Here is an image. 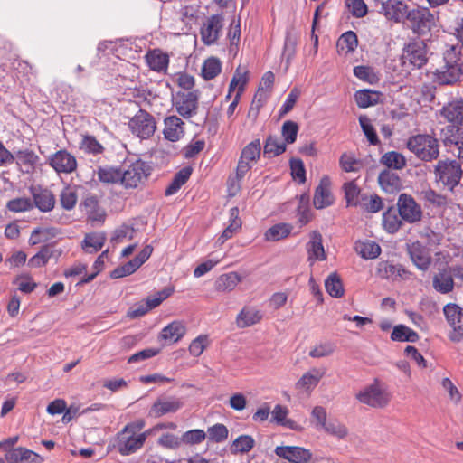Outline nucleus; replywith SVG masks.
Masks as SVG:
<instances>
[{
    "label": "nucleus",
    "mask_w": 463,
    "mask_h": 463,
    "mask_svg": "<svg viewBox=\"0 0 463 463\" xmlns=\"http://www.w3.org/2000/svg\"><path fill=\"white\" fill-rule=\"evenodd\" d=\"M104 232H90L85 235L82 241V249L88 253H95L102 249L106 242Z\"/></svg>",
    "instance_id": "nucleus-39"
},
{
    "label": "nucleus",
    "mask_w": 463,
    "mask_h": 463,
    "mask_svg": "<svg viewBox=\"0 0 463 463\" xmlns=\"http://www.w3.org/2000/svg\"><path fill=\"white\" fill-rule=\"evenodd\" d=\"M163 134L166 140L176 142L184 136V122L177 116L166 117Z\"/></svg>",
    "instance_id": "nucleus-23"
},
{
    "label": "nucleus",
    "mask_w": 463,
    "mask_h": 463,
    "mask_svg": "<svg viewBox=\"0 0 463 463\" xmlns=\"http://www.w3.org/2000/svg\"><path fill=\"white\" fill-rule=\"evenodd\" d=\"M30 191L33 199V204L41 212L47 213L54 208L56 199L51 190L41 186H33L30 188Z\"/></svg>",
    "instance_id": "nucleus-21"
},
{
    "label": "nucleus",
    "mask_w": 463,
    "mask_h": 463,
    "mask_svg": "<svg viewBox=\"0 0 463 463\" xmlns=\"http://www.w3.org/2000/svg\"><path fill=\"white\" fill-rule=\"evenodd\" d=\"M354 99L359 108H368L378 103L380 93L371 90H360L355 92Z\"/></svg>",
    "instance_id": "nucleus-51"
},
{
    "label": "nucleus",
    "mask_w": 463,
    "mask_h": 463,
    "mask_svg": "<svg viewBox=\"0 0 463 463\" xmlns=\"http://www.w3.org/2000/svg\"><path fill=\"white\" fill-rule=\"evenodd\" d=\"M223 19L219 14L211 15L200 28L201 40L205 45L214 44L222 34Z\"/></svg>",
    "instance_id": "nucleus-14"
},
{
    "label": "nucleus",
    "mask_w": 463,
    "mask_h": 463,
    "mask_svg": "<svg viewBox=\"0 0 463 463\" xmlns=\"http://www.w3.org/2000/svg\"><path fill=\"white\" fill-rule=\"evenodd\" d=\"M358 45L357 35L353 31L344 33L336 43L337 52L340 54L347 55L354 52Z\"/></svg>",
    "instance_id": "nucleus-41"
},
{
    "label": "nucleus",
    "mask_w": 463,
    "mask_h": 463,
    "mask_svg": "<svg viewBox=\"0 0 463 463\" xmlns=\"http://www.w3.org/2000/svg\"><path fill=\"white\" fill-rule=\"evenodd\" d=\"M443 313L452 329L449 335V340L461 341L463 339V308L457 304L449 303L444 306Z\"/></svg>",
    "instance_id": "nucleus-10"
},
{
    "label": "nucleus",
    "mask_w": 463,
    "mask_h": 463,
    "mask_svg": "<svg viewBox=\"0 0 463 463\" xmlns=\"http://www.w3.org/2000/svg\"><path fill=\"white\" fill-rule=\"evenodd\" d=\"M222 71V62L217 57L206 59L202 66V76L204 80H210L216 78Z\"/></svg>",
    "instance_id": "nucleus-50"
},
{
    "label": "nucleus",
    "mask_w": 463,
    "mask_h": 463,
    "mask_svg": "<svg viewBox=\"0 0 463 463\" xmlns=\"http://www.w3.org/2000/svg\"><path fill=\"white\" fill-rule=\"evenodd\" d=\"M307 261L313 265L316 261L326 260V254L323 245V238L319 232L313 231L309 233V241L306 245Z\"/></svg>",
    "instance_id": "nucleus-18"
},
{
    "label": "nucleus",
    "mask_w": 463,
    "mask_h": 463,
    "mask_svg": "<svg viewBox=\"0 0 463 463\" xmlns=\"http://www.w3.org/2000/svg\"><path fill=\"white\" fill-rule=\"evenodd\" d=\"M454 286L453 275L449 268L439 269L432 278V287L440 294L452 292Z\"/></svg>",
    "instance_id": "nucleus-26"
},
{
    "label": "nucleus",
    "mask_w": 463,
    "mask_h": 463,
    "mask_svg": "<svg viewBox=\"0 0 463 463\" xmlns=\"http://www.w3.org/2000/svg\"><path fill=\"white\" fill-rule=\"evenodd\" d=\"M261 145L260 139H255L249 143L241 151L240 158L254 165L260 158Z\"/></svg>",
    "instance_id": "nucleus-57"
},
{
    "label": "nucleus",
    "mask_w": 463,
    "mask_h": 463,
    "mask_svg": "<svg viewBox=\"0 0 463 463\" xmlns=\"http://www.w3.org/2000/svg\"><path fill=\"white\" fill-rule=\"evenodd\" d=\"M356 400L375 409L385 408L391 402L392 395L378 379L365 386L355 394Z\"/></svg>",
    "instance_id": "nucleus-4"
},
{
    "label": "nucleus",
    "mask_w": 463,
    "mask_h": 463,
    "mask_svg": "<svg viewBox=\"0 0 463 463\" xmlns=\"http://www.w3.org/2000/svg\"><path fill=\"white\" fill-rule=\"evenodd\" d=\"M439 113L445 122L463 125V99H455L445 103Z\"/></svg>",
    "instance_id": "nucleus-19"
},
{
    "label": "nucleus",
    "mask_w": 463,
    "mask_h": 463,
    "mask_svg": "<svg viewBox=\"0 0 463 463\" xmlns=\"http://www.w3.org/2000/svg\"><path fill=\"white\" fill-rule=\"evenodd\" d=\"M145 60L150 70L158 73H165L169 65V56L160 49L149 50Z\"/></svg>",
    "instance_id": "nucleus-25"
},
{
    "label": "nucleus",
    "mask_w": 463,
    "mask_h": 463,
    "mask_svg": "<svg viewBox=\"0 0 463 463\" xmlns=\"http://www.w3.org/2000/svg\"><path fill=\"white\" fill-rule=\"evenodd\" d=\"M286 151V143L276 137H269L264 145V154L271 156H279Z\"/></svg>",
    "instance_id": "nucleus-62"
},
{
    "label": "nucleus",
    "mask_w": 463,
    "mask_h": 463,
    "mask_svg": "<svg viewBox=\"0 0 463 463\" xmlns=\"http://www.w3.org/2000/svg\"><path fill=\"white\" fill-rule=\"evenodd\" d=\"M408 254L412 263L420 270L426 271L432 263L430 249L416 241L407 246Z\"/></svg>",
    "instance_id": "nucleus-16"
},
{
    "label": "nucleus",
    "mask_w": 463,
    "mask_h": 463,
    "mask_svg": "<svg viewBox=\"0 0 463 463\" xmlns=\"http://www.w3.org/2000/svg\"><path fill=\"white\" fill-rule=\"evenodd\" d=\"M402 64L412 69L422 68L428 61L427 44L422 40H412L404 45L402 53Z\"/></svg>",
    "instance_id": "nucleus-7"
},
{
    "label": "nucleus",
    "mask_w": 463,
    "mask_h": 463,
    "mask_svg": "<svg viewBox=\"0 0 463 463\" xmlns=\"http://www.w3.org/2000/svg\"><path fill=\"white\" fill-rule=\"evenodd\" d=\"M241 279V277L235 271L222 274L215 281V289L219 292H231Z\"/></svg>",
    "instance_id": "nucleus-38"
},
{
    "label": "nucleus",
    "mask_w": 463,
    "mask_h": 463,
    "mask_svg": "<svg viewBox=\"0 0 463 463\" xmlns=\"http://www.w3.org/2000/svg\"><path fill=\"white\" fill-rule=\"evenodd\" d=\"M5 458L8 463H42L43 461L39 454L24 447L9 449Z\"/></svg>",
    "instance_id": "nucleus-24"
},
{
    "label": "nucleus",
    "mask_w": 463,
    "mask_h": 463,
    "mask_svg": "<svg viewBox=\"0 0 463 463\" xmlns=\"http://www.w3.org/2000/svg\"><path fill=\"white\" fill-rule=\"evenodd\" d=\"M378 184L384 193L391 194L398 193L402 187L399 175L389 169L380 173Z\"/></svg>",
    "instance_id": "nucleus-27"
},
{
    "label": "nucleus",
    "mask_w": 463,
    "mask_h": 463,
    "mask_svg": "<svg viewBox=\"0 0 463 463\" xmlns=\"http://www.w3.org/2000/svg\"><path fill=\"white\" fill-rule=\"evenodd\" d=\"M206 438L207 434L203 430L194 429L184 432L181 436V440L183 444L194 446L203 442Z\"/></svg>",
    "instance_id": "nucleus-59"
},
{
    "label": "nucleus",
    "mask_w": 463,
    "mask_h": 463,
    "mask_svg": "<svg viewBox=\"0 0 463 463\" xmlns=\"http://www.w3.org/2000/svg\"><path fill=\"white\" fill-rule=\"evenodd\" d=\"M242 226V221L240 218V211L238 207H232L229 211V224L224 229L218 241L221 244L224 243L227 240L232 238L234 234L238 233Z\"/></svg>",
    "instance_id": "nucleus-29"
},
{
    "label": "nucleus",
    "mask_w": 463,
    "mask_h": 463,
    "mask_svg": "<svg viewBox=\"0 0 463 463\" xmlns=\"http://www.w3.org/2000/svg\"><path fill=\"white\" fill-rule=\"evenodd\" d=\"M433 173L437 183L453 191L462 178L463 170L458 160L446 158L437 162Z\"/></svg>",
    "instance_id": "nucleus-2"
},
{
    "label": "nucleus",
    "mask_w": 463,
    "mask_h": 463,
    "mask_svg": "<svg viewBox=\"0 0 463 463\" xmlns=\"http://www.w3.org/2000/svg\"><path fill=\"white\" fill-rule=\"evenodd\" d=\"M420 199L424 201L425 204L428 206L442 208L448 204L447 196L437 193L435 190L431 188L424 189L420 194Z\"/></svg>",
    "instance_id": "nucleus-47"
},
{
    "label": "nucleus",
    "mask_w": 463,
    "mask_h": 463,
    "mask_svg": "<svg viewBox=\"0 0 463 463\" xmlns=\"http://www.w3.org/2000/svg\"><path fill=\"white\" fill-rule=\"evenodd\" d=\"M359 206L364 212L375 213L383 210V201L378 194H363Z\"/></svg>",
    "instance_id": "nucleus-53"
},
{
    "label": "nucleus",
    "mask_w": 463,
    "mask_h": 463,
    "mask_svg": "<svg viewBox=\"0 0 463 463\" xmlns=\"http://www.w3.org/2000/svg\"><path fill=\"white\" fill-rule=\"evenodd\" d=\"M229 435L228 428L222 423H216L207 430V437L210 441L221 443L227 439Z\"/></svg>",
    "instance_id": "nucleus-61"
},
{
    "label": "nucleus",
    "mask_w": 463,
    "mask_h": 463,
    "mask_svg": "<svg viewBox=\"0 0 463 463\" xmlns=\"http://www.w3.org/2000/svg\"><path fill=\"white\" fill-rule=\"evenodd\" d=\"M354 249L357 254L364 260L376 259L382 252L380 245L370 240L356 241Z\"/></svg>",
    "instance_id": "nucleus-35"
},
{
    "label": "nucleus",
    "mask_w": 463,
    "mask_h": 463,
    "mask_svg": "<svg viewBox=\"0 0 463 463\" xmlns=\"http://www.w3.org/2000/svg\"><path fill=\"white\" fill-rule=\"evenodd\" d=\"M82 204L89 220L91 222H103L105 220V211L99 206L96 195L87 196Z\"/></svg>",
    "instance_id": "nucleus-33"
},
{
    "label": "nucleus",
    "mask_w": 463,
    "mask_h": 463,
    "mask_svg": "<svg viewBox=\"0 0 463 463\" xmlns=\"http://www.w3.org/2000/svg\"><path fill=\"white\" fill-rule=\"evenodd\" d=\"M262 319L261 312L253 307H244L236 317V324L240 328L251 326Z\"/></svg>",
    "instance_id": "nucleus-32"
},
{
    "label": "nucleus",
    "mask_w": 463,
    "mask_h": 463,
    "mask_svg": "<svg viewBox=\"0 0 463 463\" xmlns=\"http://www.w3.org/2000/svg\"><path fill=\"white\" fill-rule=\"evenodd\" d=\"M48 164L58 174H71L78 166L76 157L66 149H61L50 156Z\"/></svg>",
    "instance_id": "nucleus-13"
},
{
    "label": "nucleus",
    "mask_w": 463,
    "mask_h": 463,
    "mask_svg": "<svg viewBox=\"0 0 463 463\" xmlns=\"http://www.w3.org/2000/svg\"><path fill=\"white\" fill-rule=\"evenodd\" d=\"M293 227L289 223H277L269 228L264 233V239L267 241H278L279 240L287 238Z\"/></svg>",
    "instance_id": "nucleus-44"
},
{
    "label": "nucleus",
    "mask_w": 463,
    "mask_h": 463,
    "mask_svg": "<svg viewBox=\"0 0 463 463\" xmlns=\"http://www.w3.org/2000/svg\"><path fill=\"white\" fill-rule=\"evenodd\" d=\"M80 149L86 154L97 156L102 154L105 147L94 136L84 134L81 136Z\"/></svg>",
    "instance_id": "nucleus-49"
},
{
    "label": "nucleus",
    "mask_w": 463,
    "mask_h": 463,
    "mask_svg": "<svg viewBox=\"0 0 463 463\" xmlns=\"http://www.w3.org/2000/svg\"><path fill=\"white\" fill-rule=\"evenodd\" d=\"M183 407V402L176 397H159L151 406L149 414L155 418L175 413Z\"/></svg>",
    "instance_id": "nucleus-20"
},
{
    "label": "nucleus",
    "mask_w": 463,
    "mask_h": 463,
    "mask_svg": "<svg viewBox=\"0 0 463 463\" xmlns=\"http://www.w3.org/2000/svg\"><path fill=\"white\" fill-rule=\"evenodd\" d=\"M461 74H463V70L461 61H459L458 65H450L446 70L439 71L437 79L440 84H453L460 79Z\"/></svg>",
    "instance_id": "nucleus-46"
},
{
    "label": "nucleus",
    "mask_w": 463,
    "mask_h": 463,
    "mask_svg": "<svg viewBox=\"0 0 463 463\" xmlns=\"http://www.w3.org/2000/svg\"><path fill=\"white\" fill-rule=\"evenodd\" d=\"M462 125L450 124L445 126L440 131V138L447 146L452 145L459 146L463 144V130L460 128Z\"/></svg>",
    "instance_id": "nucleus-31"
},
{
    "label": "nucleus",
    "mask_w": 463,
    "mask_h": 463,
    "mask_svg": "<svg viewBox=\"0 0 463 463\" xmlns=\"http://www.w3.org/2000/svg\"><path fill=\"white\" fill-rule=\"evenodd\" d=\"M54 256L52 245H44L41 248L39 252L29 260V266L32 268H39L47 264L49 260Z\"/></svg>",
    "instance_id": "nucleus-58"
},
{
    "label": "nucleus",
    "mask_w": 463,
    "mask_h": 463,
    "mask_svg": "<svg viewBox=\"0 0 463 463\" xmlns=\"http://www.w3.org/2000/svg\"><path fill=\"white\" fill-rule=\"evenodd\" d=\"M146 426L143 419L128 423L115 439V448L121 456H128L136 453L143 448V443L138 432Z\"/></svg>",
    "instance_id": "nucleus-1"
},
{
    "label": "nucleus",
    "mask_w": 463,
    "mask_h": 463,
    "mask_svg": "<svg viewBox=\"0 0 463 463\" xmlns=\"http://www.w3.org/2000/svg\"><path fill=\"white\" fill-rule=\"evenodd\" d=\"M77 194L71 187H65L60 194L61 205L67 211L72 210L77 203Z\"/></svg>",
    "instance_id": "nucleus-64"
},
{
    "label": "nucleus",
    "mask_w": 463,
    "mask_h": 463,
    "mask_svg": "<svg viewBox=\"0 0 463 463\" xmlns=\"http://www.w3.org/2000/svg\"><path fill=\"white\" fill-rule=\"evenodd\" d=\"M339 165L345 173H357L364 167V162L354 153L344 152L339 157Z\"/></svg>",
    "instance_id": "nucleus-43"
},
{
    "label": "nucleus",
    "mask_w": 463,
    "mask_h": 463,
    "mask_svg": "<svg viewBox=\"0 0 463 463\" xmlns=\"http://www.w3.org/2000/svg\"><path fill=\"white\" fill-rule=\"evenodd\" d=\"M192 175V168L189 166L179 170L174 176L172 182L165 191L166 196L175 194L188 181Z\"/></svg>",
    "instance_id": "nucleus-45"
},
{
    "label": "nucleus",
    "mask_w": 463,
    "mask_h": 463,
    "mask_svg": "<svg viewBox=\"0 0 463 463\" xmlns=\"http://www.w3.org/2000/svg\"><path fill=\"white\" fill-rule=\"evenodd\" d=\"M255 445V440L250 435L242 434L235 439L231 445L232 454H244L250 451Z\"/></svg>",
    "instance_id": "nucleus-54"
},
{
    "label": "nucleus",
    "mask_w": 463,
    "mask_h": 463,
    "mask_svg": "<svg viewBox=\"0 0 463 463\" xmlns=\"http://www.w3.org/2000/svg\"><path fill=\"white\" fill-rule=\"evenodd\" d=\"M407 21L411 31L420 36L430 33L436 25V17L427 7L411 9Z\"/></svg>",
    "instance_id": "nucleus-5"
},
{
    "label": "nucleus",
    "mask_w": 463,
    "mask_h": 463,
    "mask_svg": "<svg viewBox=\"0 0 463 463\" xmlns=\"http://www.w3.org/2000/svg\"><path fill=\"white\" fill-rule=\"evenodd\" d=\"M402 218L397 214L393 207H389L382 217L383 228L390 234L397 232L402 224Z\"/></svg>",
    "instance_id": "nucleus-42"
},
{
    "label": "nucleus",
    "mask_w": 463,
    "mask_h": 463,
    "mask_svg": "<svg viewBox=\"0 0 463 463\" xmlns=\"http://www.w3.org/2000/svg\"><path fill=\"white\" fill-rule=\"evenodd\" d=\"M199 99V90L189 92H178L175 107L179 115L184 118H189L196 114Z\"/></svg>",
    "instance_id": "nucleus-15"
},
{
    "label": "nucleus",
    "mask_w": 463,
    "mask_h": 463,
    "mask_svg": "<svg viewBox=\"0 0 463 463\" xmlns=\"http://www.w3.org/2000/svg\"><path fill=\"white\" fill-rule=\"evenodd\" d=\"M288 409L281 404L275 405L271 411V421L276 422L278 425L287 427L290 430H299L298 425L291 419H288Z\"/></svg>",
    "instance_id": "nucleus-40"
},
{
    "label": "nucleus",
    "mask_w": 463,
    "mask_h": 463,
    "mask_svg": "<svg viewBox=\"0 0 463 463\" xmlns=\"http://www.w3.org/2000/svg\"><path fill=\"white\" fill-rule=\"evenodd\" d=\"M249 80V71L246 67L238 66L229 85V93L226 99H230L231 93L237 90L236 94L243 93Z\"/></svg>",
    "instance_id": "nucleus-34"
},
{
    "label": "nucleus",
    "mask_w": 463,
    "mask_h": 463,
    "mask_svg": "<svg viewBox=\"0 0 463 463\" xmlns=\"http://www.w3.org/2000/svg\"><path fill=\"white\" fill-rule=\"evenodd\" d=\"M252 166L253 165L244 161L241 158H239L235 177L230 178L229 180V193L231 195H235L239 192L241 188L240 182L252 168Z\"/></svg>",
    "instance_id": "nucleus-37"
},
{
    "label": "nucleus",
    "mask_w": 463,
    "mask_h": 463,
    "mask_svg": "<svg viewBox=\"0 0 463 463\" xmlns=\"http://www.w3.org/2000/svg\"><path fill=\"white\" fill-rule=\"evenodd\" d=\"M330 186V178L328 176L322 177L314 194L313 203L317 209L326 208L334 203Z\"/></svg>",
    "instance_id": "nucleus-22"
},
{
    "label": "nucleus",
    "mask_w": 463,
    "mask_h": 463,
    "mask_svg": "<svg viewBox=\"0 0 463 463\" xmlns=\"http://www.w3.org/2000/svg\"><path fill=\"white\" fill-rule=\"evenodd\" d=\"M381 163L389 168L401 170L406 165L404 156L396 151H389L381 157Z\"/></svg>",
    "instance_id": "nucleus-55"
},
{
    "label": "nucleus",
    "mask_w": 463,
    "mask_h": 463,
    "mask_svg": "<svg viewBox=\"0 0 463 463\" xmlns=\"http://www.w3.org/2000/svg\"><path fill=\"white\" fill-rule=\"evenodd\" d=\"M391 339L396 342L415 343L419 340V335L416 331L404 325H398L393 327Z\"/></svg>",
    "instance_id": "nucleus-48"
},
{
    "label": "nucleus",
    "mask_w": 463,
    "mask_h": 463,
    "mask_svg": "<svg viewBox=\"0 0 463 463\" xmlns=\"http://www.w3.org/2000/svg\"><path fill=\"white\" fill-rule=\"evenodd\" d=\"M345 5L355 18H363L368 14V7L364 0H345Z\"/></svg>",
    "instance_id": "nucleus-63"
},
{
    "label": "nucleus",
    "mask_w": 463,
    "mask_h": 463,
    "mask_svg": "<svg viewBox=\"0 0 463 463\" xmlns=\"http://www.w3.org/2000/svg\"><path fill=\"white\" fill-rule=\"evenodd\" d=\"M347 206H359L361 203V189L354 181L346 182L343 185Z\"/></svg>",
    "instance_id": "nucleus-52"
},
{
    "label": "nucleus",
    "mask_w": 463,
    "mask_h": 463,
    "mask_svg": "<svg viewBox=\"0 0 463 463\" xmlns=\"http://www.w3.org/2000/svg\"><path fill=\"white\" fill-rule=\"evenodd\" d=\"M268 99H269V97H267V95H265V94H262L261 91H257L255 93V95L250 102L249 111L247 114V117L251 121H253V122L256 121L260 109L264 106V104L266 103Z\"/></svg>",
    "instance_id": "nucleus-60"
},
{
    "label": "nucleus",
    "mask_w": 463,
    "mask_h": 463,
    "mask_svg": "<svg viewBox=\"0 0 463 463\" xmlns=\"http://www.w3.org/2000/svg\"><path fill=\"white\" fill-rule=\"evenodd\" d=\"M375 273L380 279L391 281L406 280L411 276V272L404 266L391 260L379 261L376 265Z\"/></svg>",
    "instance_id": "nucleus-11"
},
{
    "label": "nucleus",
    "mask_w": 463,
    "mask_h": 463,
    "mask_svg": "<svg viewBox=\"0 0 463 463\" xmlns=\"http://www.w3.org/2000/svg\"><path fill=\"white\" fill-rule=\"evenodd\" d=\"M397 209L402 220L407 223H416L422 219V208L411 194H401L399 195Z\"/></svg>",
    "instance_id": "nucleus-9"
},
{
    "label": "nucleus",
    "mask_w": 463,
    "mask_h": 463,
    "mask_svg": "<svg viewBox=\"0 0 463 463\" xmlns=\"http://www.w3.org/2000/svg\"><path fill=\"white\" fill-rule=\"evenodd\" d=\"M326 292L333 298H341L345 289L340 277L335 272L331 273L325 281Z\"/></svg>",
    "instance_id": "nucleus-56"
},
{
    "label": "nucleus",
    "mask_w": 463,
    "mask_h": 463,
    "mask_svg": "<svg viewBox=\"0 0 463 463\" xmlns=\"http://www.w3.org/2000/svg\"><path fill=\"white\" fill-rule=\"evenodd\" d=\"M407 148L418 158L430 162L439 155L438 140L427 134H418L409 137Z\"/></svg>",
    "instance_id": "nucleus-3"
},
{
    "label": "nucleus",
    "mask_w": 463,
    "mask_h": 463,
    "mask_svg": "<svg viewBox=\"0 0 463 463\" xmlns=\"http://www.w3.org/2000/svg\"><path fill=\"white\" fill-rule=\"evenodd\" d=\"M99 182L105 184H120V167L115 165H99L94 170Z\"/></svg>",
    "instance_id": "nucleus-30"
},
{
    "label": "nucleus",
    "mask_w": 463,
    "mask_h": 463,
    "mask_svg": "<svg viewBox=\"0 0 463 463\" xmlns=\"http://www.w3.org/2000/svg\"><path fill=\"white\" fill-rule=\"evenodd\" d=\"M120 184L125 189L137 188L149 175V166L138 159L131 163L127 169L120 168Z\"/></svg>",
    "instance_id": "nucleus-6"
},
{
    "label": "nucleus",
    "mask_w": 463,
    "mask_h": 463,
    "mask_svg": "<svg viewBox=\"0 0 463 463\" xmlns=\"http://www.w3.org/2000/svg\"><path fill=\"white\" fill-rule=\"evenodd\" d=\"M185 326L180 321H174L165 326L160 334V337L170 343L178 342L185 334Z\"/></svg>",
    "instance_id": "nucleus-36"
},
{
    "label": "nucleus",
    "mask_w": 463,
    "mask_h": 463,
    "mask_svg": "<svg viewBox=\"0 0 463 463\" xmlns=\"http://www.w3.org/2000/svg\"><path fill=\"white\" fill-rule=\"evenodd\" d=\"M411 10L403 0H386L382 3L380 13L388 20L395 24L407 20Z\"/></svg>",
    "instance_id": "nucleus-12"
},
{
    "label": "nucleus",
    "mask_w": 463,
    "mask_h": 463,
    "mask_svg": "<svg viewBox=\"0 0 463 463\" xmlns=\"http://www.w3.org/2000/svg\"><path fill=\"white\" fill-rule=\"evenodd\" d=\"M324 375V370L312 368L299 378L295 387L298 391L311 392L318 384Z\"/></svg>",
    "instance_id": "nucleus-28"
},
{
    "label": "nucleus",
    "mask_w": 463,
    "mask_h": 463,
    "mask_svg": "<svg viewBox=\"0 0 463 463\" xmlns=\"http://www.w3.org/2000/svg\"><path fill=\"white\" fill-rule=\"evenodd\" d=\"M275 454L290 463H308L312 459V452L298 446H278Z\"/></svg>",
    "instance_id": "nucleus-17"
},
{
    "label": "nucleus",
    "mask_w": 463,
    "mask_h": 463,
    "mask_svg": "<svg viewBox=\"0 0 463 463\" xmlns=\"http://www.w3.org/2000/svg\"><path fill=\"white\" fill-rule=\"evenodd\" d=\"M132 134L142 139L152 137L156 129L155 118L146 110L140 109L128 122Z\"/></svg>",
    "instance_id": "nucleus-8"
}]
</instances>
